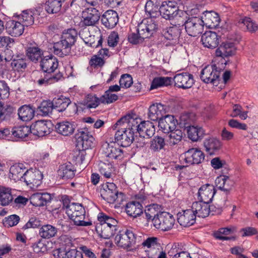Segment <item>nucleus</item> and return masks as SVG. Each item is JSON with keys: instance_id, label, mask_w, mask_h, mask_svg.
Instances as JSON below:
<instances>
[{"instance_id": "nucleus-1", "label": "nucleus", "mask_w": 258, "mask_h": 258, "mask_svg": "<svg viewBox=\"0 0 258 258\" xmlns=\"http://www.w3.org/2000/svg\"><path fill=\"white\" fill-rule=\"evenodd\" d=\"M77 32L75 29L65 30L61 35V40L53 44V52L60 57L67 55L71 51V47L76 41Z\"/></svg>"}, {"instance_id": "nucleus-2", "label": "nucleus", "mask_w": 258, "mask_h": 258, "mask_svg": "<svg viewBox=\"0 0 258 258\" xmlns=\"http://www.w3.org/2000/svg\"><path fill=\"white\" fill-rule=\"evenodd\" d=\"M66 214L76 225L88 226L92 224L91 221H84L85 210L81 204L74 203L70 204L67 207Z\"/></svg>"}, {"instance_id": "nucleus-3", "label": "nucleus", "mask_w": 258, "mask_h": 258, "mask_svg": "<svg viewBox=\"0 0 258 258\" xmlns=\"http://www.w3.org/2000/svg\"><path fill=\"white\" fill-rule=\"evenodd\" d=\"M114 240L118 246L126 248L131 247L137 243H140L142 236L132 230L126 229L125 231H120L115 237Z\"/></svg>"}, {"instance_id": "nucleus-4", "label": "nucleus", "mask_w": 258, "mask_h": 258, "mask_svg": "<svg viewBox=\"0 0 258 258\" xmlns=\"http://www.w3.org/2000/svg\"><path fill=\"white\" fill-rule=\"evenodd\" d=\"M100 7H90L86 8L82 12V19L81 23L84 26H94L99 22L100 18Z\"/></svg>"}, {"instance_id": "nucleus-5", "label": "nucleus", "mask_w": 258, "mask_h": 258, "mask_svg": "<svg viewBox=\"0 0 258 258\" xmlns=\"http://www.w3.org/2000/svg\"><path fill=\"white\" fill-rule=\"evenodd\" d=\"M133 126V130L138 133L140 136H145L151 138L155 133L154 125L150 121H143L139 123L138 119H132L131 123Z\"/></svg>"}, {"instance_id": "nucleus-6", "label": "nucleus", "mask_w": 258, "mask_h": 258, "mask_svg": "<svg viewBox=\"0 0 258 258\" xmlns=\"http://www.w3.org/2000/svg\"><path fill=\"white\" fill-rule=\"evenodd\" d=\"M135 131L131 128H121L118 129L115 134V140L118 144L123 147L130 146L133 142L135 137Z\"/></svg>"}, {"instance_id": "nucleus-7", "label": "nucleus", "mask_w": 258, "mask_h": 258, "mask_svg": "<svg viewBox=\"0 0 258 258\" xmlns=\"http://www.w3.org/2000/svg\"><path fill=\"white\" fill-rule=\"evenodd\" d=\"M220 73V70L215 64L207 66L201 72L200 78L204 83L214 85L219 81Z\"/></svg>"}, {"instance_id": "nucleus-8", "label": "nucleus", "mask_w": 258, "mask_h": 258, "mask_svg": "<svg viewBox=\"0 0 258 258\" xmlns=\"http://www.w3.org/2000/svg\"><path fill=\"white\" fill-rule=\"evenodd\" d=\"M154 219L153 225L162 231H168L172 228L175 219L173 216L167 212H162Z\"/></svg>"}, {"instance_id": "nucleus-9", "label": "nucleus", "mask_w": 258, "mask_h": 258, "mask_svg": "<svg viewBox=\"0 0 258 258\" xmlns=\"http://www.w3.org/2000/svg\"><path fill=\"white\" fill-rule=\"evenodd\" d=\"M101 196L109 203H113L118 198V195L122 196V193H118L116 185L113 182H106L102 185Z\"/></svg>"}, {"instance_id": "nucleus-10", "label": "nucleus", "mask_w": 258, "mask_h": 258, "mask_svg": "<svg viewBox=\"0 0 258 258\" xmlns=\"http://www.w3.org/2000/svg\"><path fill=\"white\" fill-rule=\"evenodd\" d=\"M181 158L186 164L184 166H188L202 163L204 160L205 155L200 150L192 148L186 151Z\"/></svg>"}, {"instance_id": "nucleus-11", "label": "nucleus", "mask_w": 258, "mask_h": 258, "mask_svg": "<svg viewBox=\"0 0 258 258\" xmlns=\"http://www.w3.org/2000/svg\"><path fill=\"white\" fill-rule=\"evenodd\" d=\"M204 29V24L201 19L192 17L188 18V21L185 24V29L187 33L193 37L201 34Z\"/></svg>"}, {"instance_id": "nucleus-12", "label": "nucleus", "mask_w": 258, "mask_h": 258, "mask_svg": "<svg viewBox=\"0 0 258 258\" xmlns=\"http://www.w3.org/2000/svg\"><path fill=\"white\" fill-rule=\"evenodd\" d=\"M51 123L50 121L38 120L31 126V133L38 137H43L50 134Z\"/></svg>"}, {"instance_id": "nucleus-13", "label": "nucleus", "mask_w": 258, "mask_h": 258, "mask_svg": "<svg viewBox=\"0 0 258 258\" xmlns=\"http://www.w3.org/2000/svg\"><path fill=\"white\" fill-rule=\"evenodd\" d=\"M167 106L161 103H154L148 109V118L154 121H159L164 117Z\"/></svg>"}, {"instance_id": "nucleus-14", "label": "nucleus", "mask_w": 258, "mask_h": 258, "mask_svg": "<svg viewBox=\"0 0 258 258\" xmlns=\"http://www.w3.org/2000/svg\"><path fill=\"white\" fill-rule=\"evenodd\" d=\"M173 80L175 86L183 89L191 88L194 84L193 76L187 73H182L176 74Z\"/></svg>"}, {"instance_id": "nucleus-15", "label": "nucleus", "mask_w": 258, "mask_h": 258, "mask_svg": "<svg viewBox=\"0 0 258 258\" xmlns=\"http://www.w3.org/2000/svg\"><path fill=\"white\" fill-rule=\"evenodd\" d=\"M102 152L104 155L111 159L122 158L123 152L115 143H105L102 145Z\"/></svg>"}, {"instance_id": "nucleus-16", "label": "nucleus", "mask_w": 258, "mask_h": 258, "mask_svg": "<svg viewBox=\"0 0 258 258\" xmlns=\"http://www.w3.org/2000/svg\"><path fill=\"white\" fill-rule=\"evenodd\" d=\"M43 174L38 170L30 169L25 171L23 177V181L27 185L38 186L41 183Z\"/></svg>"}, {"instance_id": "nucleus-17", "label": "nucleus", "mask_w": 258, "mask_h": 258, "mask_svg": "<svg viewBox=\"0 0 258 258\" xmlns=\"http://www.w3.org/2000/svg\"><path fill=\"white\" fill-rule=\"evenodd\" d=\"M216 189L214 186L210 184H206L202 186L199 189L198 199L201 202L209 204L212 202Z\"/></svg>"}, {"instance_id": "nucleus-18", "label": "nucleus", "mask_w": 258, "mask_h": 258, "mask_svg": "<svg viewBox=\"0 0 258 258\" xmlns=\"http://www.w3.org/2000/svg\"><path fill=\"white\" fill-rule=\"evenodd\" d=\"M78 142L81 143L85 149L91 148L94 146V138L88 131V128L85 127L78 130L77 135Z\"/></svg>"}, {"instance_id": "nucleus-19", "label": "nucleus", "mask_w": 258, "mask_h": 258, "mask_svg": "<svg viewBox=\"0 0 258 258\" xmlns=\"http://www.w3.org/2000/svg\"><path fill=\"white\" fill-rule=\"evenodd\" d=\"M236 51V47L232 42L222 43L215 51L217 57L225 58L234 55Z\"/></svg>"}, {"instance_id": "nucleus-20", "label": "nucleus", "mask_w": 258, "mask_h": 258, "mask_svg": "<svg viewBox=\"0 0 258 258\" xmlns=\"http://www.w3.org/2000/svg\"><path fill=\"white\" fill-rule=\"evenodd\" d=\"M177 121L173 115H165L158 121V126L164 133L167 134L176 128Z\"/></svg>"}, {"instance_id": "nucleus-21", "label": "nucleus", "mask_w": 258, "mask_h": 258, "mask_svg": "<svg viewBox=\"0 0 258 258\" xmlns=\"http://www.w3.org/2000/svg\"><path fill=\"white\" fill-rule=\"evenodd\" d=\"M191 209L183 210L177 214V221L184 227H189L196 222V217Z\"/></svg>"}, {"instance_id": "nucleus-22", "label": "nucleus", "mask_w": 258, "mask_h": 258, "mask_svg": "<svg viewBox=\"0 0 258 258\" xmlns=\"http://www.w3.org/2000/svg\"><path fill=\"white\" fill-rule=\"evenodd\" d=\"M118 21V17L117 12L112 10L107 11L102 15L101 22L102 24L107 28H114Z\"/></svg>"}, {"instance_id": "nucleus-23", "label": "nucleus", "mask_w": 258, "mask_h": 258, "mask_svg": "<svg viewBox=\"0 0 258 258\" xmlns=\"http://www.w3.org/2000/svg\"><path fill=\"white\" fill-rule=\"evenodd\" d=\"M7 32L12 36H21L24 32V26L20 22L10 20L7 21L6 25Z\"/></svg>"}, {"instance_id": "nucleus-24", "label": "nucleus", "mask_w": 258, "mask_h": 258, "mask_svg": "<svg viewBox=\"0 0 258 258\" xmlns=\"http://www.w3.org/2000/svg\"><path fill=\"white\" fill-rule=\"evenodd\" d=\"M219 37L217 33L212 31H207L203 34L201 41L203 45L210 49H214L219 44Z\"/></svg>"}, {"instance_id": "nucleus-25", "label": "nucleus", "mask_w": 258, "mask_h": 258, "mask_svg": "<svg viewBox=\"0 0 258 258\" xmlns=\"http://www.w3.org/2000/svg\"><path fill=\"white\" fill-rule=\"evenodd\" d=\"M58 62L57 58L51 55L44 57L41 60L40 66L44 72L51 74L57 68Z\"/></svg>"}, {"instance_id": "nucleus-26", "label": "nucleus", "mask_w": 258, "mask_h": 258, "mask_svg": "<svg viewBox=\"0 0 258 258\" xmlns=\"http://www.w3.org/2000/svg\"><path fill=\"white\" fill-rule=\"evenodd\" d=\"M178 7H176L169 3V1H163L160 7V14L165 19L171 20L173 19L174 16L177 14L179 10Z\"/></svg>"}, {"instance_id": "nucleus-27", "label": "nucleus", "mask_w": 258, "mask_h": 258, "mask_svg": "<svg viewBox=\"0 0 258 258\" xmlns=\"http://www.w3.org/2000/svg\"><path fill=\"white\" fill-rule=\"evenodd\" d=\"M209 204L199 201L192 203L191 210L194 212L196 217L205 218L207 217L210 212Z\"/></svg>"}, {"instance_id": "nucleus-28", "label": "nucleus", "mask_w": 258, "mask_h": 258, "mask_svg": "<svg viewBox=\"0 0 258 258\" xmlns=\"http://www.w3.org/2000/svg\"><path fill=\"white\" fill-rule=\"evenodd\" d=\"M76 170L74 165L70 162H68L59 167L57 171L60 178L64 180L72 179L75 175Z\"/></svg>"}, {"instance_id": "nucleus-29", "label": "nucleus", "mask_w": 258, "mask_h": 258, "mask_svg": "<svg viewBox=\"0 0 258 258\" xmlns=\"http://www.w3.org/2000/svg\"><path fill=\"white\" fill-rule=\"evenodd\" d=\"M76 128L74 122L68 121L58 122L55 125V130L57 133L63 136L72 135Z\"/></svg>"}, {"instance_id": "nucleus-30", "label": "nucleus", "mask_w": 258, "mask_h": 258, "mask_svg": "<svg viewBox=\"0 0 258 258\" xmlns=\"http://www.w3.org/2000/svg\"><path fill=\"white\" fill-rule=\"evenodd\" d=\"M51 200V195L47 192L35 193L33 194L30 198L31 204L35 207L43 206Z\"/></svg>"}, {"instance_id": "nucleus-31", "label": "nucleus", "mask_w": 258, "mask_h": 258, "mask_svg": "<svg viewBox=\"0 0 258 258\" xmlns=\"http://www.w3.org/2000/svg\"><path fill=\"white\" fill-rule=\"evenodd\" d=\"M26 54L31 61L36 63L42 60L44 51L37 45H31L27 48Z\"/></svg>"}, {"instance_id": "nucleus-32", "label": "nucleus", "mask_w": 258, "mask_h": 258, "mask_svg": "<svg viewBox=\"0 0 258 258\" xmlns=\"http://www.w3.org/2000/svg\"><path fill=\"white\" fill-rule=\"evenodd\" d=\"M201 20L203 23L209 28L217 27L220 22L218 14L214 12L206 11L202 16Z\"/></svg>"}, {"instance_id": "nucleus-33", "label": "nucleus", "mask_w": 258, "mask_h": 258, "mask_svg": "<svg viewBox=\"0 0 258 258\" xmlns=\"http://www.w3.org/2000/svg\"><path fill=\"white\" fill-rule=\"evenodd\" d=\"M161 212V206L153 204L146 207L142 216L143 217L145 216V218L148 222L152 221L153 224L154 219L158 217Z\"/></svg>"}, {"instance_id": "nucleus-34", "label": "nucleus", "mask_w": 258, "mask_h": 258, "mask_svg": "<svg viewBox=\"0 0 258 258\" xmlns=\"http://www.w3.org/2000/svg\"><path fill=\"white\" fill-rule=\"evenodd\" d=\"M167 254L172 258H191L190 253L179 243L174 244L168 250Z\"/></svg>"}, {"instance_id": "nucleus-35", "label": "nucleus", "mask_w": 258, "mask_h": 258, "mask_svg": "<svg viewBox=\"0 0 258 258\" xmlns=\"http://www.w3.org/2000/svg\"><path fill=\"white\" fill-rule=\"evenodd\" d=\"M125 211L126 214L134 218L143 214V207L139 202H132L126 205Z\"/></svg>"}, {"instance_id": "nucleus-36", "label": "nucleus", "mask_w": 258, "mask_h": 258, "mask_svg": "<svg viewBox=\"0 0 258 258\" xmlns=\"http://www.w3.org/2000/svg\"><path fill=\"white\" fill-rule=\"evenodd\" d=\"M162 3V0L148 1L145 6L146 13H148L151 17H156L158 14V11H160V7Z\"/></svg>"}, {"instance_id": "nucleus-37", "label": "nucleus", "mask_w": 258, "mask_h": 258, "mask_svg": "<svg viewBox=\"0 0 258 258\" xmlns=\"http://www.w3.org/2000/svg\"><path fill=\"white\" fill-rule=\"evenodd\" d=\"M25 167L22 163L15 164L10 169L9 177L15 181L23 180V177L25 174Z\"/></svg>"}, {"instance_id": "nucleus-38", "label": "nucleus", "mask_w": 258, "mask_h": 258, "mask_svg": "<svg viewBox=\"0 0 258 258\" xmlns=\"http://www.w3.org/2000/svg\"><path fill=\"white\" fill-rule=\"evenodd\" d=\"M58 229L50 224H45L42 226L39 230L40 236L44 239H49L57 235Z\"/></svg>"}, {"instance_id": "nucleus-39", "label": "nucleus", "mask_w": 258, "mask_h": 258, "mask_svg": "<svg viewBox=\"0 0 258 258\" xmlns=\"http://www.w3.org/2000/svg\"><path fill=\"white\" fill-rule=\"evenodd\" d=\"M181 34V29L176 26H173L167 28L163 31V35L167 40L172 41L175 43L178 40Z\"/></svg>"}, {"instance_id": "nucleus-40", "label": "nucleus", "mask_w": 258, "mask_h": 258, "mask_svg": "<svg viewBox=\"0 0 258 258\" xmlns=\"http://www.w3.org/2000/svg\"><path fill=\"white\" fill-rule=\"evenodd\" d=\"M204 145L206 151L210 155H212L220 149L222 144L220 140L217 139L211 138L205 140Z\"/></svg>"}, {"instance_id": "nucleus-41", "label": "nucleus", "mask_w": 258, "mask_h": 258, "mask_svg": "<svg viewBox=\"0 0 258 258\" xmlns=\"http://www.w3.org/2000/svg\"><path fill=\"white\" fill-rule=\"evenodd\" d=\"M183 137V133L179 129H174L173 131L167 133L166 137V141L170 146H174L179 143Z\"/></svg>"}, {"instance_id": "nucleus-42", "label": "nucleus", "mask_w": 258, "mask_h": 258, "mask_svg": "<svg viewBox=\"0 0 258 258\" xmlns=\"http://www.w3.org/2000/svg\"><path fill=\"white\" fill-rule=\"evenodd\" d=\"M188 137L191 141L196 142L201 140L205 134L202 127L191 125L186 129Z\"/></svg>"}, {"instance_id": "nucleus-43", "label": "nucleus", "mask_w": 258, "mask_h": 258, "mask_svg": "<svg viewBox=\"0 0 258 258\" xmlns=\"http://www.w3.org/2000/svg\"><path fill=\"white\" fill-rule=\"evenodd\" d=\"M10 132L11 137L13 136L17 139H21L25 138L30 133H31L30 127L24 125L14 127Z\"/></svg>"}, {"instance_id": "nucleus-44", "label": "nucleus", "mask_w": 258, "mask_h": 258, "mask_svg": "<svg viewBox=\"0 0 258 258\" xmlns=\"http://www.w3.org/2000/svg\"><path fill=\"white\" fill-rule=\"evenodd\" d=\"M34 110L30 106L24 105L18 110L19 118L24 121L31 120L34 116Z\"/></svg>"}, {"instance_id": "nucleus-45", "label": "nucleus", "mask_w": 258, "mask_h": 258, "mask_svg": "<svg viewBox=\"0 0 258 258\" xmlns=\"http://www.w3.org/2000/svg\"><path fill=\"white\" fill-rule=\"evenodd\" d=\"M98 170L100 173L105 178H112L114 175V168L110 163L100 162L98 164Z\"/></svg>"}, {"instance_id": "nucleus-46", "label": "nucleus", "mask_w": 258, "mask_h": 258, "mask_svg": "<svg viewBox=\"0 0 258 258\" xmlns=\"http://www.w3.org/2000/svg\"><path fill=\"white\" fill-rule=\"evenodd\" d=\"M132 119H136V118H133L130 114L126 115L118 119L112 128L113 130L116 129L118 130L121 128L133 129V126L130 123Z\"/></svg>"}, {"instance_id": "nucleus-47", "label": "nucleus", "mask_w": 258, "mask_h": 258, "mask_svg": "<svg viewBox=\"0 0 258 258\" xmlns=\"http://www.w3.org/2000/svg\"><path fill=\"white\" fill-rule=\"evenodd\" d=\"M188 18L185 12L179 10L171 20L173 21V26H176L180 28V27L185 26V24L188 21Z\"/></svg>"}, {"instance_id": "nucleus-48", "label": "nucleus", "mask_w": 258, "mask_h": 258, "mask_svg": "<svg viewBox=\"0 0 258 258\" xmlns=\"http://www.w3.org/2000/svg\"><path fill=\"white\" fill-rule=\"evenodd\" d=\"M235 230V228L233 226L221 228L218 230L214 231L213 235L214 237L217 239L227 240L230 239L231 238L224 235H227L233 233Z\"/></svg>"}, {"instance_id": "nucleus-49", "label": "nucleus", "mask_w": 258, "mask_h": 258, "mask_svg": "<svg viewBox=\"0 0 258 258\" xmlns=\"http://www.w3.org/2000/svg\"><path fill=\"white\" fill-rule=\"evenodd\" d=\"M52 102L54 109H57L59 112H62L71 103V101L69 98L61 96L58 98L53 99Z\"/></svg>"}, {"instance_id": "nucleus-50", "label": "nucleus", "mask_w": 258, "mask_h": 258, "mask_svg": "<svg viewBox=\"0 0 258 258\" xmlns=\"http://www.w3.org/2000/svg\"><path fill=\"white\" fill-rule=\"evenodd\" d=\"M13 200L11 188H2L0 191V205L2 206L9 205Z\"/></svg>"}, {"instance_id": "nucleus-51", "label": "nucleus", "mask_w": 258, "mask_h": 258, "mask_svg": "<svg viewBox=\"0 0 258 258\" xmlns=\"http://www.w3.org/2000/svg\"><path fill=\"white\" fill-rule=\"evenodd\" d=\"M152 18V17H151L150 18L140 23V31H141V32L144 33V32H142V30H144V29H145L147 31H149L151 36L153 34V33L158 28V25L156 22Z\"/></svg>"}, {"instance_id": "nucleus-52", "label": "nucleus", "mask_w": 258, "mask_h": 258, "mask_svg": "<svg viewBox=\"0 0 258 258\" xmlns=\"http://www.w3.org/2000/svg\"><path fill=\"white\" fill-rule=\"evenodd\" d=\"M34 18V13L30 10L24 11L19 16V20L22 21V24L24 27H28L33 24Z\"/></svg>"}, {"instance_id": "nucleus-53", "label": "nucleus", "mask_w": 258, "mask_h": 258, "mask_svg": "<svg viewBox=\"0 0 258 258\" xmlns=\"http://www.w3.org/2000/svg\"><path fill=\"white\" fill-rule=\"evenodd\" d=\"M12 60L11 67L15 72H24L27 67L26 60L24 58H14L11 56Z\"/></svg>"}, {"instance_id": "nucleus-54", "label": "nucleus", "mask_w": 258, "mask_h": 258, "mask_svg": "<svg viewBox=\"0 0 258 258\" xmlns=\"http://www.w3.org/2000/svg\"><path fill=\"white\" fill-rule=\"evenodd\" d=\"M166 145V138L155 136L151 141L150 149L154 152H159L163 149Z\"/></svg>"}, {"instance_id": "nucleus-55", "label": "nucleus", "mask_w": 258, "mask_h": 258, "mask_svg": "<svg viewBox=\"0 0 258 258\" xmlns=\"http://www.w3.org/2000/svg\"><path fill=\"white\" fill-rule=\"evenodd\" d=\"M61 5L59 0H47L45 3V9L48 13L56 14L60 11Z\"/></svg>"}, {"instance_id": "nucleus-56", "label": "nucleus", "mask_w": 258, "mask_h": 258, "mask_svg": "<svg viewBox=\"0 0 258 258\" xmlns=\"http://www.w3.org/2000/svg\"><path fill=\"white\" fill-rule=\"evenodd\" d=\"M195 120V115L192 113H182L179 118L180 125L186 129L192 125Z\"/></svg>"}, {"instance_id": "nucleus-57", "label": "nucleus", "mask_w": 258, "mask_h": 258, "mask_svg": "<svg viewBox=\"0 0 258 258\" xmlns=\"http://www.w3.org/2000/svg\"><path fill=\"white\" fill-rule=\"evenodd\" d=\"M171 81L172 78L170 77H161L155 78L151 83L150 89L153 90L163 86L169 85L171 83Z\"/></svg>"}, {"instance_id": "nucleus-58", "label": "nucleus", "mask_w": 258, "mask_h": 258, "mask_svg": "<svg viewBox=\"0 0 258 258\" xmlns=\"http://www.w3.org/2000/svg\"><path fill=\"white\" fill-rule=\"evenodd\" d=\"M149 258H167L166 253L160 247H155L145 250Z\"/></svg>"}, {"instance_id": "nucleus-59", "label": "nucleus", "mask_w": 258, "mask_h": 258, "mask_svg": "<svg viewBox=\"0 0 258 258\" xmlns=\"http://www.w3.org/2000/svg\"><path fill=\"white\" fill-rule=\"evenodd\" d=\"M98 220L101 224H106L111 226L112 228L116 227L117 221L114 218L109 217L103 213H100L98 215Z\"/></svg>"}, {"instance_id": "nucleus-60", "label": "nucleus", "mask_w": 258, "mask_h": 258, "mask_svg": "<svg viewBox=\"0 0 258 258\" xmlns=\"http://www.w3.org/2000/svg\"><path fill=\"white\" fill-rule=\"evenodd\" d=\"M62 77V74L60 73L55 75H49L47 77L40 79L38 80V83L39 85H47L57 82Z\"/></svg>"}, {"instance_id": "nucleus-61", "label": "nucleus", "mask_w": 258, "mask_h": 258, "mask_svg": "<svg viewBox=\"0 0 258 258\" xmlns=\"http://www.w3.org/2000/svg\"><path fill=\"white\" fill-rule=\"evenodd\" d=\"M38 109L42 115H48L54 109L53 102L50 100H44L41 103Z\"/></svg>"}, {"instance_id": "nucleus-62", "label": "nucleus", "mask_w": 258, "mask_h": 258, "mask_svg": "<svg viewBox=\"0 0 258 258\" xmlns=\"http://www.w3.org/2000/svg\"><path fill=\"white\" fill-rule=\"evenodd\" d=\"M100 102V98L90 94L88 95L83 101V104L88 108H92L97 107Z\"/></svg>"}, {"instance_id": "nucleus-63", "label": "nucleus", "mask_w": 258, "mask_h": 258, "mask_svg": "<svg viewBox=\"0 0 258 258\" xmlns=\"http://www.w3.org/2000/svg\"><path fill=\"white\" fill-rule=\"evenodd\" d=\"M13 112V108L12 107L10 106L6 107H4L3 103L0 101V122L8 119Z\"/></svg>"}, {"instance_id": "nucleus-64", "label": "nucleus", "mask_w": 258, "mask_h": 258, "mask_svg": "<svg viewBox=\"0 0 258 258\" xmlns=\"http://www.w3.org/2000/svg\"><path fill=\"white\" fill-rule=\"evenodd\" d=\"M31 247L33 251L37 253H44L47 250V246L42 239L32 243Z\"/></svg>"}]
</instances>
